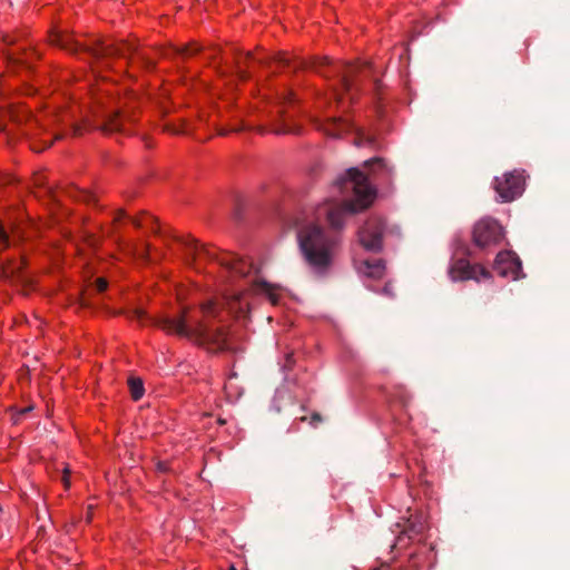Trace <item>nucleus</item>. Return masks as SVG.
I'll return each mask as SVG.
<instances>
[{
    "mask_svg": "<svg viewBox=\"0 0 570 570\" xmlns=\"http://www.w3.org/2000/svg\"><path fill=\"white\" fill-rule=\"evenodd\" d=\"M129 392L134 400H139L144 395V383L138 376H130L129 381Z\"/></svg>",
    "mask_w": 570,
    "mask_h": 570,
    "instance_id": "19",
    "label": "nucleus"
},
{
    "mask_svg": "<svg viewBox=\"0 0 570 570\" xmlns=\"http://www.w3.org/2000/svg\"><path fill=\"white\" fill-rule=\"evenodd\" d=\"M358 272L368 277L380 278L384 275V263L381 259L364 261L358 266Z\"/></svg>",
    "mask_w": 570,
    "mask_h": 570,
    "instance_id": "15",
    "label": "nucleus"
},
{
    "mask_svg": "<svg viewBox=\"0 0 570 570\" xmlns=\"http://www.w3.org/2000/svg\"><path fill=\"white\" fill-rule=\"evenodd\" d=\"M274 131L276 134L297 132V129L289 128V127H286V125H284L283 127L276 128Z\"/></svg>",
    "mask_w": 570,
    "mask_h": 570,
    "instance_id": "32",
    "label": "nucleus"
},
{
    "mask_svg": "<svg viewBox=\"0 0 570 570\" xmlns=\"http://www.w3.org/2000/svg\"><path fill=\"white\" fill-rule=\"evenodd\" d=\"M176 239L183 244L185 248L186 263L195 268H198V264L202 261H214L226 267L230 273L244 277L247 276L254 267L252 263L239 258L237 255L229 253L219 255L210 250L208 245L199 244L197 239L190 237H177Z\"/></svg>",
    "mask_w": 570,
    "mask_h": 570,
    "instance_id": "4",
    "label": "nucleus"
},
{
    "mask_svg": "<svg viewBox=\"0 0 570 570\" xmlns=\"http://www.w3.org/2000/svg\"><path fill=\"white\" fill-rule=\"evenodd\" d=\"M68 195L78 199H81L87 203L96 202V198L94 195L90 194L88 190H81L76 188H70L67 190Z\"/></svg>",
    "mask_w": 570,
    "mask_h": 570,
    "instance_id": "22",
    "label": "nucleus"
},
{
    "mask_svg": "<svg viewBox=\"0 0 570 570\" xmlns=\"http://www.w3.org/2000/svg\"><path fill=\"white\" fill-rule=\"evenodd\" d=\"M328 65H330V62H328L327 58H321V59L313 60L312 63H311V67L313 69H315L317 72H320L321 75L327 76L324 72L323 68L327 67Z\"/></svg>",
    "mask_w": 570,
    "mask_h": 570,
    "instance_id": "25",
    "label": "nucleus"
},
{
    "mask_svg": "<svg viewBox=\"0 0 570 570\" xmlns=\"http://www.w3.org/2000/svg\"><path fill=\"white\" fill-rule=\"evenodd\" d=\"M384 228L382 218L373 217L366 220L365 226L358 232L360 242L365 249L372 252L382 249Z\"/></svg>",
    "mask_w": 570,
    "mask_h": 570,
    "instance_id": "9",
    "label": "nucleus"
},
{
    "mask_svg": "<svg viewBox=\"0 0 570 570\" xmlns=\"http://www.w3.org/2000/svg\"><path fill=\"white\" fill-rule=\"evenodd\" d=\"M132 121V118L129 114L117 109L107 111L102 116V122L100 125H94L90 120L86 119L82 124H71V132L73 136H80L82 130L86 129H97L102 134L110 135L112 132H126L125 122Z\"/></svg>",
    "mask_w": 570,
    "mask_h": 570,
    "instance_id": "6",
    "label": "nucleus"
},
{
    "mask_svg": "<svg viewBox=\"0 0 570 570\" xmlns=\"http://www.w3.org/2000/svg\"><path fill=\"white\" fill-rule=\"evenodd\" d=\"M0 511H2V507H0Z\"/></svg>",
    "mask_w": 570,
    "mask_h": 570,
    "instance_id": "51",
    "label": "nucleus"
},
{
    "mask_svg": "<svg viewBox=\"0 0 570 570\" xmlns=\"http://www.w3.org/2000/svg\"><path fill=\"white\" fill-rule=\"evenodd\" d=\"M138 254L144 258L148 259L149 256V245L145 244L140 250H138Z\"/></svg>",
    "mask_w": 570,
    "mask_h": 570,
    "instance_id": "33",
    "label": "nucleus"
},
{
    "mask_svg": "<svg viewBox=\"0 0 570 570\" xmlns=\"http://www.w3.org/2000/svg\"><path fill=\"white\" fill-rule=\"evenodd\" d=\"M430 528L428 524L423 521L422 515H417L412 519H409L406 522V525L404 529L401 530L400 534H406L409 531H412L414 534H423L424 531L429 530Z\"/></svg>",
    "mask_w": 570,
    "mask_h": 570,
    "instance_id": "17",
    "label": "nucleus"
},
{
    "mask_svg": "<svg viewBox=\"0 0 570 570\" xmlns=\"http://www.w3.org/2000/svg\"><path fill=\"white\" fill-rule=\"evenodd\" d=\"M130 222L132 223V225L135 227H141L142 226V223L138 219V218H130Z\"/></svg>",
    "mask_w": 570,
    "mask_h": 570,
    "instance_id": "37",
    "label": "nucleus"
},
{
    "mask_svg": "<svg viewBox=\"0 0 570 570\" xmlns=\"http://www.w3.org/2000/svg\"><path fill=\"white\" fill-rule=\"evenodd\" d=\"M154 325L178 336L187 337L206 346L207 350L214 352L233 351L228 342V331L224 327L212 328L205 321H196L194 325H188L185 314L178 317L161 316L154 320Z\"/></svg>",
    "mask_w": 570,
    "mask_h": 570,
    "instance_id": "2",
    "label": "nucleus"
},
{
    "mask_svg": "<svg viewBox=\"0 0 570 570\" xmlns=\"http://www.w3.org/2000/svg\"><path fill=\"white\" fill-rule=\"evenodd\" d=\"M125 216H126L125 212L120 210L119 215H118V217L116 219H120L121 217H125Z\"/></svg>",
    "mask_w": 570,
    "mask_h": 570,
    "instance_id": "44",
    "label": "nucleus"
},
{
    "mask_svg": "<svg viewBox=\"0 0 570 570\" xmlns=\"http://www.w3.org/2000/svg\"><path fill=\"white\" fill-rule=\"evenodd\" d=\"M167 129L170 130L174 134H179V130H177V129H174V128H170V127H168Z\"/></svg>",
    "mask_w": 570,
    "mask_h": 570,
    "instance_id": "45",
    "label": "nucleus"
},
{
    "mask_svg": "<svg viewBox=\"0 0 570 570\" xmlns=\"http://www.w3.org/2000/svg\"><path fill=\"white\" fill-rule=\"evenodd\" d=\"M511 254L508 253V252H501L497 255V259H495V263L498 264V268L500 271V274L501 275H505V271L504 269H500L499 265L502 264L503 262L507 261L508 257H510Z\"/></svg>",
    "mask_w": 570,
    "mask_h": 570,
    "instance_id": "27",
    "label": "nucleus"
},
{
    "mask_svg": "<svg viewBox=\"0 0 570 570\" xmlns=\"http://www.w3.org/2000/svg\"><path fill=\"white\" fill-rule=\"evenodd\" d=\"M255 285L258 289H262L264 293L268 294L273 304H277V297L272 293V285L266 282H257Z\"/></svg>",
    "mask_w": 570,
    "mask_h": 570,
    "instance_id": "24",
    "label": "nucleus"
},
{
    "mask_svg": "<svg viewBox=\"0 0 570 570\" xmlns=\"http://www.w3.org/2000/svg\"><path fill=\"white\" fill-rule=\"evenodd\" d=\"M276 61L281 66H291V60L283 55L276 56Z\"/></svg>",
    "mask_w": 570,
    "mask_h": 570,
    "instance_id": "31",
    "label": "nucleus"
},
{
    "mask_svg": "<svg viewBox=\"0 0 570 570\" xmlns=\"http://www.w3.org/2000/svg\"><path fill=\"white\" fill-rule=\"evenodd\" d=\"M52 146V141L48 142L46 147Z\"/></svg>",
    "mask_w": 570,
    "mask_h": 570,
    "instance_id": "48",
    "label": "nucleus"
},
{
    "mask_svg": "<svg viewBox=\"0 0 570 570\" xmlns=\"http://www.w3.org/2000/svg\"><path fill=\"white\" fill-rule=\"evenodd\" d=\"M321 420H322V416H321L318 413H314V414L312 415V423H313V424H314V423H318V421H321Z\"/></svg>",
    "mask_w": 570,
    "mask_h": 570,
    "instance_id": "38",
    "label": "nucleus"
},
{
    "mask_svg": "<svg viewBox=\"0 0 570 570\" xmlns=\"http://www.w3.org/2000/svg\"><path fill=\"white\" fill-rule=\"evenodd\" d=\"M243 128H234L233 131H240Z\"/></svg>",
    "mask_w": 570,
    "mask_h": 570,
    "instance_id": "47",
    "label": "nucleus"
},
{
    "mask_svg": "<svg viewBox=\"0 0 570 570\" xmlns=\"http://www.w3.org/2000/svg\"><path fill=\"white\" fill-rule=\"evenodd\" d=\"M2 277L10 282H20L22 284L28 283V278L23 275L21 264H9L2 267Z\"/></svg>",
    "mask_w": 570,
    "mask_h": 570,
    "instance_id": "16",
    "label": "nucleus"
},
{
    "mask_svg": "<svg viewBox=\"0 0 570 570\" xmlns=\"http://www.w3.org/2000/svg\"><path fill=\"white\" fill-rule=\"evenodd\" d=\"M31 409H32V406H26V407H22V409L19 411L18 415H19V416H21V415H24V414L29 413V411H31Z\"/></svg>",
    "mask_w": 570,
    "mask_h": 570,
    "instance_id": "36",
    "label": "nucleus"
},
{
    "mask_svg": "<svg viewBox=\"0 0 570 570\" xmlns=\"http://www.w3.org/2000/svg\"><path fill=\"white\" fill-rule=\"evenodd\" d=\"M334 187L344 197L342 202H328L317 209V216H325L334 229L344 226L346 215L364 210L371 206L375 190L367 177L358 168L352 167L334 180Z\"/></svg>",
    "mask_w": 570,
    "mask_h": 570,
    "instance_id": "1",
    "label": "nucleus"
},
{
    "mask_svg": "<svg viewBox=\"0 0 570 570\" xmlns=\"http://www.w3.org/2000/svg\"><path fill=\"white\" fill-rule=\"evenodd\" d=\"M203 314L206 317L217 318L219 314V305L215 299H208L205 304L200 305Z\"/></svg>",
    "mask_w": 570,
    "mask_h": 570,
    "instance_id": "20",
    "label": "nucleus"
},
{
    "mask_svg": "<svg viewBox=\"0 0 570 570\" xmlns=\"http://www.w3.org/2000/svg\"><path fill=\"white\" fill-rule=\"evenodd\" d=\"M365 167L370 169V174L374 176L375 179L389 180L394 174L393 167L389 166L382 157L371 158L365 161Z\"/></svg>",
    "mask_w": 570,
    "mask_h": 570,
    "instance_id": "12",
    "label": "nucleus"
},
{
    "mask_svg": "<svg viewBox=\"0 0 570 570\" xmlns=\"http://www.w3.org/2000/svg\"><path fill=\"white\" fill-rule=\"evenodd\" d=\"M51 42L60 46L63 49L69 50L72 53H78L80 50H85L86 52H89L91 56L101 58V57H112V56H119V57H127L128 55H138V59L141 62V65L146 68H153L155 63L153 60L144 55H140L137 52V47L131 42H120V43H111V45H104L99 43L97 46L90 47V46H83L80 45V42L76 41L72 35L69 33H57L53 35L51 38Z\"/></svg>",
    "mask_w": 570,
    "mask_h": 570,
    "instance_id": "5",
    "label": "nucleus"
},
{
    "mask_svg": "<svg viewBox=\"0 0 570 570\" xmlns=\"http://www.w3.org/2000/svg\"><path fill=\"white\" fill-rule=\"evenodd\" d=\"M354 144H355L356 146H361V145H363L364 142H363V140H362L361 138H358V139H355Z\"/></svg>",
    "mask_w": 570,
    "mask_h": 570,
    "instance_id": "43",
    "label": "nucleus"
},
{
    "mask_svg": "<svg viewBox=\"0 0 570 570\" xmlns=\"http://www.w3.org/2000/svg\"><path fill=\"white\" fill-rule=\"evenodd\" d=\"M158 470L159 471H167L168 468H167V463L165 462H158Z\"/></svg>",
    "mask_w": 570,
    "mask_h": 570,
    "instance_id": "39",
    "label": "nucleus"
},
{
    "mask_svg": "<svg viewBox=\"0 0 570 570\" xmlns=\"http://www.w3.org/2000/svg\"><path fill=\"white\" fill-rule=\"evenodd\" d=\"M494 189L502 202H512L520 197L524 189V178L521 173H507L501 177H495Z\"/></svg>",
    "mask_w": 570,
    "mask_h": 570,
    "instance_id": "8",
    "label": "nucleus"
},
{
    "mask_svg": "<svg viewBox=\"0 0 570 570\" xmlns=\"http://www.w3.org/2000/svg\"><path fill=\"white\" fill-rule=\"evenodd\" d=\"M17 41V38L10 35L3 36V42L7 45H13Z\"/></svg>",
    "mask_w": 570,
    "mask_h": 570,
    "instance_id": "34",
    "label": "nucleus"
},
{
    "mask_svg": "<svg viewBox=\"0 0 570 570\" xmlns=\"http://www.w3.org/2000/svg\"><path fill=\"white\" fill-rule=\"evenodd\" d=\"M328 136H338L341 132L351 129V124L342 118H331L321 127Z\"/></svg>",
    "mask_w": 570,
    "mask_h": 570,
    "instance_id": "14",
    "label": "nucleus"
},
{
    "mask_svg": "<svg viewBox=\"0 0 570 570\" xmlns=\"http://www.w3.org/2000/svg\"><path fill=\"white\" fill-rule=\"evenodd\" d=\"M335 75L341 77L342 87L345 91H350L354 83V77L358 71L360 67L354 65H340L333 67Z\"/></svg>",
    "mask_w": 570,
    "mask_h": 570,
    "instance_id": "13",
    "label": "nucleus"
},
{
    "mask_svg": "<svg viewBox=\"0 0 570 570\" xmlns=\"http://www.w3.org/2000/svg\"><path fill=\"white\" fill-rule=\"evenodd\" d=\"M11 118H12V120H14V121H20V120H19V118H18V116H14V114H12V115H11Z\"/></svg>",
    "mask_w": 570,
    "mask_h": 570,
    "instance_id": "46",
    "label": "nucleus"
},
{
    "mask_svg": "<svg viewBox=\"0 0 570 570\" xmlns=\"http://www.w3.org/2000/svg\"><path fill=\"white\" fill-rule=\"evenodd\" d=\"M295 364V358L293 353H287L285 356V364L283 365L284 371H291L293 365Z\"/></svg>",
    "mask_w": 570,
    "mask_h": 570,
    "instance_id": "28",
    "label": "nucleus"
},
{
    "mask_svg": "<svg viewBox=\"0 0 570 570\" xmlns=\"http://www.w3.org/2000/svg\"><path fill=\"white\" fill-rule=\"evenodd\" d=\"M253 58V55L250 52H247L244 58L240 57V58H237L236 59V73H237V77L239 79H248V72L247 70H245L243 68V65H245V61H247L248 59H252Z\"/></svg>",
    "mask_w": 570,
    "mask_h": 570,
    "instance_id": "21",
    "label": "nucleus"
},
{
    "mask_svg": "<svg viewBox=\"0 0 570 570\" xmlns=\"http://www.w3.org/2000/svg\"><path fill=\"white\" fill-rule=\"evenodd\" d=\"M223 307H226L236 317H246L249 311V303L246 294L235 293L224 297Z\"/></svg>",
    "mask_w": 570,
    "mask_h": 570,
    "instance_id": "11",
    "label": "nucleus"
},
{
    "mask_svg": "<svg viewBox=\"0 0 570 570\" xmlns=\"http://www.w3.org/2000/svg\"><path fill=\"white\" fill-rule=\"evenodd\" d=\"M374 570H381V569H379V568H375Z\"/></svg>",
    "mask_w": 570,
    "mask_h": 570,
    "instance_id": "50",
    "label": "nucleus"
},
{
    "mask_svg": "<svg viewBox=\"0 0 570 570\" xmlns=\"http://www.w3.org/2000/svg\"><path fill=\"white\" fill-rule=\"evenodd\" d=\"M36 52L30 53H22V55H14V53H8L7 58L9 60V63L12 67L20 66L30 69L31 68V57H36Z\"/></svg>",
    "mask_w": 570,
    "mask_h": 570,
    "instance_id": "18",
    "label": "nucleus"
},
{
    "mask_svg": "<svg viewBox=\"0 0 570 570\" xmlns=\"http://www.w3.org/2000/svg\"><path fill=\"white\" fill-rule=\"evenodd\" d=\"M450 275L453 282H462V279H475L490 277V272L482 265L471 264L466 259H458L450 267Z\"/></svg>",
    "mask_w": 570,
    "mask_h": 570,
    "instance_id": "10",
    "label": "nucleus"
},
{
    "mask_svg": "<svg viewBox=\"0 0 570 570\" xmlns=\"http://www.w3.org/2000/svg\"><path fill=\"white\" fill-rule=\"evenodd\" d=\"M199 49L200 48L197 45H186L178 48H174L173 50L176 55L188 57L198 53Z\"/></svg>",
    "mask_w": 570,
    "mask_h": 570,
    "instance_id": "23",
    "label": "nucleus"
},
{
    "mask_svg": "<svg viewBox=\"0 0 570 570\" xmlns=\"http://www.w3.org/2000/svg\"><path fill=\"white\" fill-rule=\"evenodd\" d=\"M502 238V227L492 218H482L472 229V240L479 248L493 245Z\"/></svg>",
    "mask_w": 570,
    "mask_h": 570,
    "instance_id": "7",
    "label": "nucleus"
},
{
    "mask_svg": "<svg viewBox=\"0 0 570 570\" xmlns=\"http://www.w3.org/2000/svg\"><path fill=\"white\" fill-rule=\"evenodd\" d=\"M61 481L65 483L66 487L70 485L69 471L68 470H65V473L62 474Z\"/></svg>",
    "mask_w": 570,
    "mask_h": 570,
    "instance_id": "35",
    "label": "nucleus"
},
{
    "mask_svg": "<svg viewBox=\"0 0 570 570\" xmlns=\"http://www.w3.org/2000/svg\"><path fill=\"white\" fill-rule=\"evenodd\" d=\"M298 248L309 271L325 275L333 263L334 240L315 223H306L296 233Z\"/></svg>",
    "mask_w": 570,
    "mask_h": 570,
    "instance_id": "3",
    "label": "nucleus"
},
{
    "mask_svg": "<svg viewBox=\"0 0 570 570\" xmlns=\"http://www.w3.org/2000/svg\"><path fill=\"white\" fill-rule=\"evenodd\" d=\"M62 137H63V134L58 132V134L55 135L53 140H61Z\"/></svg>",
    "mask_w": 570,
    "mask_h": 570,
    "instance_id": "41",
    "label": "nucleus"
},
{
    "mask_svg": "<svg viewBox=\"0 0 570 570\" xmlns=\"http://www.w3.org/2000/svg\"><path fill=\"white\" fill-rule=\"evenodd\" d=\"M128 317L130 320L141 321L146 317V313L144 309L135 308V309L129 311Z\"/></svg>",
    "mask_w": 570,
    "mask_h": 570,
    "instance_id": "26",
    "label": "nucleus"
},
{
    "mask_svg": "<svg viewBox=\"0 0 570 570\" xmlns=\"http://www.w3.org/2000/svg\"><path fill=\"white\" fill-rule=\"evenodd\" d=\"M296 67H303V68H305V67H307V65H306V62H303V60H299V61L297 62Z\"/></svg>",
    "mask_w": 570,
    "mask_h": 570,
    "instance_id": "42",
    "label": "nucleus"
},
{
    "mask_svg": "<svg viewBox=\"0 0 570 570\" xmlns=\"http://www.w3.org/2000/svg\"><path fill=\"white\" fill-rule=\"evenodd\" d=\"M229 570H237V569H236L234 566H232V567L229 568Z\"/></svg>",
    "mask_w": 570,
    "mask_h": 570,
    "instance_id": "49",
    "label": "nucleus"
},
{
    "mask_svg": "<svg viewBox=\"0 0 570 570\" xmlns=\"http://www.w3.org/2000/svg\"><path fill=\"white\" fill-rule=\"evenodd\" d=\"M96 288L99 293H102L108 287V282L104 277H99L95 282Z\"/></svg>",
    "mask_w": 570,
    "mask_h": 570,
    "instance_id": "30",
    "label": "nucleus"
},
{
    "mask_svg": "<svg viewBox=\"0 0 570 570\" xmlns=\"http://www.w3.org/2000/svg\"><path fill=\"white\" fill-rule=\"evenodd\" d=\"M511 265L517 268H521V262L518 258H512Z\"/></svg>",
    "mask_w": 570,
    "mask_h": 570,
    "instance_id": "40",
    "label": "nucleus"
},
{
    "mask_svg": "<svg viewBox=\"0 0 570 570\" xmlns=\"http://www.w3.org/2000/svg\"><path fill=\"white\" fill-rule=\"evenodd\" d=\"M0 245H2V248H7L10 245L9 236L2 226H0Z\"/></svg>",
    "mask_w": 570,
    "mask_h": 570,
    "instance_id": "29",
    "label": "nucleus"
}]
</instances>
